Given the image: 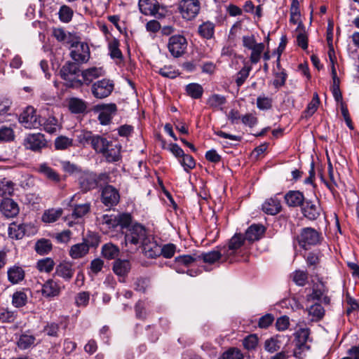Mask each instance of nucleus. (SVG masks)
Listing matches in <instances>:
<instances>
[{"label":"nucleus","instance_id":"f257e3e1","mask_svg":"<svg viewBox=\"0 0 359 359\" xmlns=\"http://www.w3.org/2000/svg\"><path fill=\"white\" fill-rule=\"evenodd\" d=\"M91 147L97 153L102 154L108 162H116L120 159L121 145L114 144L103 136L95 135Z\"/></svg>","mask_w":359,"mask_h":359},{"label":"nucleus","instance_id":"f03ea898","mask_svg":"<svg viewBox=\"0 0 359 359\" xmlns=\"http://www.w3.org/2000/svg\"><path fill=\"white\" fill-rule=\"evenodd\" d=\"M146 228L138 223L131 225L125 232L126 245H132L138 249L149 236Z\"/></svg>","mask_w":359,"mask_h":359},{"label":"nucleus","instance_id":"7ed1b4c3","mask_svg":"<svg viewBox=\"0 0 359 359\" xmlns=\"http://www.w3.org/2000/svg\"><path fill=\"white\" fill-rule=\"evenodd\" d=\"M245 238L241 233H236L229 241L227 247L222 248L224 260L230 263L241 261L238 250L243 245Z\"/></svg>","mask_w":359,"mask_h":359},{"label":"nucleus","instance_id":"20e7f679","mask_svg":"<svg viewBox=\"0 0 359 359\" xmlns=\"http://www.w3.org/2000/svg\"><path fill=\"white\" fill-rule=\"evenodd\" d=\"M60 74L61 78L65 81L67 86L72 88L81 87V73L77 64L68 62L60 69Z\"/></svg>","mask_w":359,"mask_h":359},{"label":"nucleus","instance_id":"39448f33","mask_svg":"<svg viewBox=\"0 0 359 359\" xmlns=\"http://www.w3.org/2000/svg\"><path fill=\"white\" fill-rule=\"evenodd\" d=\"M297 241L301 248L307 250L308 248L320 243V233L313 228L305 227L301 229Z\"/></svg>","mask_w":359,"mask_h":359},{"label":"nucleus","instance_id":"423d86ee","mask_svg":"<svg viewBox=\"0 0 359 359\" xmlns=\"http://www.w3.org/2000/svg\"><path fill=\"white\" fill-rule=\"evenodd\" d=\"M105 177V174L97 175L93 172H82L78 178L79 187L83 192L94 189L97 187L99 181L103 180Z\"/></svg>","mask_w":359,"mask_h":359},{"label":"nucleus","instance_id":"0eeeda50","mask_svg":"<svg viewBox=\"0 0 359 359\" xmlns=\"http://www.w3.org/2000/svg\"><path fill=\"white\" fill-rule=\"evenodd\" d=\"M179 9L184 19L191 20L199 13L201 4L198 0H181Z\"/></svg>","mask_w":359,"mask_h":359},{"label":"nucleus","instance_id":"6e6552de","mask_svg":"<svg viewBox=\"0 0 359 359\" xmlns=\"http://www.w3.org/2000/svg\"><path fill=\"white\" fill-rule=\"evenodd\" d=\"M301 212L304 217L309 220H316L321 215L322 208L318 198L315 200H306L301 206Z\"/></svg>","mask_w":359,"mask_h":359},{"label":"nucleus","instance_id":"1a4fd4ad","mask_svg":"<svg viewBox=\"0 0 359 359\" xmlns=\"http://www.w3.org/2000/svg\"><path fill=\"white\" fill-rule=\"evenodd\" d=\"M94 111L98 113L97 119L100 124L108 125L117 111L116 105L114 103L97 104L94 107Z\"/></svg>","mask_w":359,"mask_h":359},{"label":"nucleus","instance_id":"9d476101","mask_svg":"<svg viewBox=\"0 0 359 359\" xmlns=\"http://www.w3.org/2000/svg\"><path fill=\"white\" fill-rule=\"evenodd\" d=\"M41 116L36 114V111L32 107H27L20 114L19 121L25 128L28 129L39 128L41 127Z\"/></svg>","mask_w":359,"mask_h":359},{"label":"nucleus","instance_id":"9b49d317","mask_svg":"<svg viewBox=\"0 0 359 359\" xmlns=\"http://www.w3.org/2000/svg\"><path fill=\"white\" fill-rule=\"evenodd\" d=\"M114 84L112 81L103 79L95 82L91 86V93L97 99H104L113 91Z\"/></svg>","mask_w":359,"mask_h":359},{"label":"nucleus","instance_id":"f8f14e48","mask_svg":"<svg viewBox=\"0 0 359 359\" xmlns=\"http://www.w3.org/2000/svg\"><path fill=\"white\" fill-rule=\"evenodd\" d=\"M187 41L182 35H173L169 38L168 48L170 54L175 57L182 56L187 50Z\"/></svg>","mask_w":359,"mask_h":359},{"label":"nucleus","instance_id":"ddd939ff","mask_svg":"<svg viewBox=\"0 0 359 359\" xmlns=\"http://www.w3.org/2000/svg\"><path fill=\"white\" fill-rule=\"evenodd\" d=\"M77 195L75 194L72 197L71 204L69 205L72 208V212L70 215L67 217V225L72 226L76 222L69 220L70 219H81L83 216L88 214L90 210V203H85L83 204H73L72 203L75 201Z\"/></svg>","mask_w":359,"mask_h":359},{"label":"nucleus","instance_id":"4468645a","mask_svg":"<svg viewBox=\"0 0 359 359\" xmlns=\"http://www.w3.org/2000/svg\"><path fill=\"white\" fill-rule=\"evenodd\" d=\"M70 53L71 57L78 63L88 62L90 58V50L86 43L82 42H74Z\"/></svg>","mask_w":359,"mask_h":359},{"label":"nucleus","instance_id":"2eb2a0df","mask_svg":"<svg viewBox=\"0 0 359 359\" xmlns=\"http://www.w3.org/2000/svg\"><path fill=\"white\" fill-rule=\"evenodd\" d=\"M131 216L128 213L120 214L116 216L105 215L102 219L103 223L108 224L110 227L114 228L120 226L121 229L126 228V230L131 226Z\"/></svg>","mask_w":359,"mask_h":359},{"label":"nucleus","instance_id":"dca6fc26","mask_svg":"<svg viewBox=\"0 0 359 359\" xmlns=\"http://www.w3.org/2000/svg\"><path fill=\"white\" fill-rule=\"evenodd\" d=\"M25 147L34 151H39L47 145L46 140L41 133L30 134L25 139Z\"/></svg>","mask_w":359,"mask_h":359},{"label":"nucleus","instance_id":"f3484780","mask_svg":"<svg viewBox=\"0 0 359 359\" xmlns=\"http://www.w3.org/2000/svg\"><path fill=\"white\" fill-rule=\"evenodd\" d=\"M105 74L102 67H92L81 72L80 82L83 85L89 86L94 80L103 76Z\"/></svg>","mask_w":359,"mask_h":359},{"label":"nucleus","instance_id":"a211bd4d","mask_svg":"<svg viewBox=\"0 0 359 359\" xmlns=\"http://www.w3.org/2000/svg\"><path fill=\"white\" fill-rule=\"evenodd\" d=\"M120 199L118 191L111 185L104 187L102 191V201L108 207L116 205Z\"/></svg>","mask_w":359,"mask_h":359},{"label":"nucleus","instance_id":"6ab92c4d","mask_svg":"<svg viewBox=\"0 0 359 359\" xmlns=\"http://www.w3.org/2000/svg\"><path fill=\"white\" fill-rule=\"evenodd\" d=\"M0 211L5 217L13 218L18 215L20 208L13 199L5 198L0 203Z\"/></svg>","mask_w":359,"mask_h":359},{"label":"nucleus","instance_id":"aec40b11","mask_svg":"<svg viewBox=\"0 0 359 359\" xmlns=\"http://www.w3.org/2000/svg\"><path fill=\"white\" fill-rule=\"evenodd\" d=\"M140 247L144 255L149 258H155L159 256L161 245L150 235Z\"/></svg>","mask_w":359,"mask_h":359},{"label":"nucleus","instance_id":"412c9836","mask_svg":"<svg viewBox=\"0 0 359 359\" xmlns=\"http://www.w3.org/2000/svg\"><path fill=\"white\" fill-rule=\"evenodd\" d=\"M327 289L322 282L316 283L313 287L312 293L308 296V300H321L324 304H329L330 299L327 296Z\"/></svg>","mask_w":359,"mask_h":359},{"label":"nucleus","instance_id":"4be33fe9","mask_svg":"<svg viewBox=\"0 0 359 359\" xmlns=\"http://www.w3.org/2000/svg\"><path fill=\"white\" fill-rule=\"evenodd\" d=\"M284 199L287 205L290 208L301 207L305 201L303 193L294 190L287 191L284 196Z\"/></svg>","mask_w":359,"mask_h":359},{"label":"nucleus","instance_id":"5701e85b","mask_svg":"<svg viewBox=\"0 0 359 359\" xmlns=\"http://www.w3.org/2000/svg\"><path fill=\"white\" fill-rule=\"evenodd\" d=\"M282 210L280 199L277 195L266 199L262 204V210L267 215H276Z\"/></svg>","mask_w":359,"mask_h":359},{"label":"nucleus","instance_id":"b1692460","mask_svg":"<svg viewBox=\"0 0 359 359\" xmlns=\"http://www.w3.org/2000/svg\"><path fill=\"white\" fill-rule=\"evenodd\" d=\"M138 5L141 13L145 15H156L160 8L157 0H139Z\"/></svg>","mask_w":359,"mask_h":359},{"label":"nucleus","instance_id":"393cba45","mask_svg":"<svg viewBox=\"0 0 359 359\" xmlns=\"http://www.w3.org/2000/svg\"><path fill=\"white\" fill-rule=\"evenodd\" d=\"M36 170L48 180L53 183H59L61 180L59 173L50 167L46 163L39 165Z\"/></svg>","mask_w":359,"mask_h":359},{"label":"nucleus","instance_id":"a878e982","mask_svg":"<svg viewBox=\"0 0 359 359\" xmlns=\"http://www.w3.org/2000/svg\"><path fill=\"white\" fill-rule=\"evenodd\" d=\"M265 227L262 224H252L245 232L246 240L253 242L259 240L264 234Z\"/></svg>","mask_w":359,"mask_h":359},{"label":"nucleus","instance_id":"bb28decb","mask_svg":"<svg viewBox=\"0 0 359 359\" xmlns=\"http://www.w3.org/2000/svg\"><path fill=\"white\" fill-rule=\"evenodd\" d=\"M60 287L53 279H49L42 285L41 293L45 297H53L59 295Z\"/></svg>","mask_w":359,"mask_h":359},{"label":"nucleus","instance_id":"cd10ccee","mask_svg":"<svg viewBox=\"0 0 359 359\" xmlns=\"http://www.w3.org/2000/svg\"><path fill=\"white\" fill-rule=\"evenodd\" d=\"M8 280L12 284H18L22 281L25 276L24 269L18 265H14L8 269Z\"/></svg>","mask_w":359,"mask_h":359},{"label":"nucleus","instance_id":"c85d7f7f","mask_svg":"<svg viewBox=\"0 0 359 359\" xmlns=\"http://www.w3.org/2000/svg\"><path fill=\"white\" fill-rule=\"evenodd\" d=\"M40 122L42 129L50 134L56 133L60 128L57 119L53 116L47 118L41 117Z\"/></svg>","mask_w":359,"mask_h":359},{"label":"nucleus","instance_id":"c756f323","mask_svg":"<svg viewBox=\"0 0 359 359\" xmlns=\"http://www.w3.org/2000/svg\"><path fill=\"white\" fill-rule=\"evenodd\" d=\"M131 269L130 262L127 259H116L113 264V271L121 277H125L128 275Z\"/></svg>","mask_w":359,"mask_h":359},{"label":"nucleus","instance_id":"7c9ffc66","mask_svg":"<svg viewBox=\"0 0 359 359\" xmlns=\"http://www.w3.org/2000/svg\"><path fill=\"white\" fill-rule=\"evenodd\" d=\"M89 248L88 244L85 241L81 243H77L71 247L69 255L72 259H80L88 253Z\"/></svg>","mask_w":359,"mask_h":359},{"label":"nucleus","instance_id":"2f4dec72","mask_svg":"<svg viewBox=\"0 0 359 359\" xmlns=\"http://www.w3.org/2000/svg\"><path fill=\"white\" fill-rule=\"evenodd\" d=\"M55 273L66 280H70L74 276V269L71 263L64 262L57 266Z\"/></svg>","mask_w":359,"mask_h":359},{"label":"nucleus","instance_id":"473e14b6","mask_svg":"<svg viewBox=\"0 0 359 359\" xmlns=\"http://www.w3.org/2000/svg\"><path fill=\"white\" fill-rule=\"evenodd\" d=\"M215 25L213 22L206 21L199 25L198 32L199 35L206 39H210L214 36Z\"/></svg>","mask_w":359,"mask_h":359},{"label":"nucleus","instance_id":"72a5a7b5","mask_svg":"<svg viewBox=\"0 0 359 359\" xmlns=\"http://www.w3.org/2000/svg\"><path fill=\"white\" fill-rule=\"evenodd\" d=\"M8 236L13 239H21L25 233V226L22 224H18L15 222H12L8 229Z\"/></svg>","mask_w":359,"mask_h":359},{"label":"nucleus","instance_id":"f704fd0d","mask_svg":"<svg viewBox=\"0 0 359 359\" xmlns=\"http://www.w3.org/2000/svg\"><path fill=\"white\" fill-rule=\"evenodd\" d=\"M199 260L203 259L204 262L208 264H213L218 261L219 259H224V253L222 248L220 250H212L206 253L198 255Z\"/></svg>","mask_w":359,"mask_h":359},{"label":"nucleus","instance_id":"c9c22d12","mask_svg":"<svg viewBox=\"0 0 359 359\" xmlns=\"http://www.w3.org/2000/svg\"><path fill=\"white\" fill-rule=\"evenodd\" d=\"M294 334L297 341V346H299V349L305 347L310 334L309 329L307 327H299Z\"/></svg>","mask_w":359,"mask_h":359},{"label":"nucleus","instance_id":"e433bc0d","mask_svg":"<svg viewBox=\"0 0 359 359\" xmlns=\"http://www.w3.org/2000/svg\"><path fill=\"white\" fill-rule=\"evenodd\" d=\"M68 105L69 110L74 114L83 113L87 108L86 102L76 97L71 98Z\"/></svg>","mask_w":359,"mask_h":359},{"label":"nucleus","instance_id":"4c0bfd02","mask_svg":"<svg viewBox=\"0 0 359 359\" xmlns=\"http://www.w3.org/2000/svg\"><path fill=\"white\" fill-rule=\"evenodd\" d=\"M118 254L119 248L111 243H106L102 247V255L107 259H113L116 258Z\"/></svg>","mask_w":359,"mask_h":359},{"label":"nucleus","instance_id":"58836bf2","mask_svg":"<svg viewBox=\"0 0 359 359\" xmlns=\"http://www.w3.org/2000/svg\"><path fill=\"white\" fill-rule=\"evenodd\" d=\"M18 316V313L15 311H12L8 308H0V322L2 323H12Z\"/></svg>","mask_w":359,"mask_h":359},{"label":"nucleus","instance_id":"ea45409f","mask_svg":"<svg viewBox=\"0 0 359 359\" xmlns=\"http://www.w3.org/2000/svg\"><path fill=\"white\" fill-rule=\"evenodd\" d=\"M186 92L193 99H199L203 93V88L196 83H191L186 86Z\"/></svg>","mask_w":359,"mask_h":359},{"label":"nucleus","instance_id":"a19ab883","mask_svg":"<svg viewBox=\"0 0 359 359\" xmlns=\"http://www.w3.org/2000/svg\"><path fill=\"white\" fill-rule=\"evenodd\" d=\"M198 260H199L198 254L184 255L175 257V263L177 266H189Z\"/></svg>","mask_w":359,"mask_h":359},{"label":"nucleus","instance_id":"79ce46f5","mask_svg":"<svg viewBox=\"0 0 359 359\" xmlns=\"http://www.w3.org/2000/svg\"><path fill=\"white\" fill-rule=\"evenodd\" d=\"M62 215V210L61 208L57 209H49L46 210L42 215V221L46 223H52L57 220L58 218Z\"/></svg>","mask_w":359,"mask_h":359},{"label":"nucleus","instance_id":"37998d69","mask_svg":"<svg viewBox=\"0 0 359 359\" xmlns=\"http://www.w3.org/2000/svg\"><path fill=\"white\" fill-rule=\"evenodd\" d=\"M264 48V44L263 43H259L253 48L250 49V50H251L250 61L252 64H257L259 62Z\"/></svg>","mask_w":359,"mask_h":359},{"label":"nucleus","instance_id":"c03bdc74","mask_svg":"<svg viewBox=\"0 0 359 359\" xmlns=\"http://www.w3.org/2000/svg\"><path fill=\"white\" fill-rule=\"evenodd\" d=\"M290 22L294 25L302 24L300 22L299 3L297 0H292L290 6Z\"/></svg>","mask_w":359,"mask_h":359},{"label":"nucleus","instance_id":"a18cd8bd","mask_svg":"<svg viewBox=\"0 0 359 359\" xmlns=\"http://www.w3.org/2000/svg\"><path fill=\"white\" fill-rule=\"evenodd\" d=\"M279 338L280 336L276 335L274 337L266 339L264 342V349L271 353L278 351L281 347Z\"/></svg>","mask_w":359,"mask_h":359},{"label":"nucleus","instance_id":"49530a36","mask_svg":"<svg viewBox=\"0 0 359 359\" xmlns=\"http://www.w3.org/2000/svg\"><path fill=\"white\" fill-rule=\"evenodd\" d=\"M226 102V97L219 94H213L207 100L208 104L214 109H220Z\"/></svg>","mask_w":359,"mask_h":359},{"label":"nucleus","instance_id":"de8ad7c7","mask_svg":"<svg viewBox=\"0 0 359 359\" xmlns=\"http://www.w3.org/2000/svg\"><path fill=\"white\" fill-rule=\"evenodd\" d=\"M27 302V295L25 292L17 291L12 297V304L16 308L24 306Z\"/></svg>","mask_w":359,"mask_h":359},{"label":"nucleus","instance_id":"09e8293b","mask_svg":"<svg viewBox=\"0 0 359 359\" xmlns=\"http://www.w3.org/2000/svg\"><path fill=\"white\" fill-rule=\"evenodd\" d=\"M73 144L72 139L66 136H59L55 140V148L57 150H65L72 147Z\"/></svg>","mask_w":359,"mask_h":359},{"label":"nucleus","instance_id":"8fccbe9b","mask_svg":"<svg viewBox=\"0 0 359 359\" xmlns=\"http://www.w3.org/2000/svg\"><path fill=\"white\" fill-rule=\"evenodd\" d=\"M297 31L299 32L297 36V45L302 49L306 50L308 48V37L303 28V25L299 24L297 28Z\"/></svg>","mask_w":359,"mask_h":359},{"label":"nucleus","instance_id":"3c124183","mask_svg":"<svg viewBox=\"0 0 359 359\" xmlns=\"http://www.w3.org/2000/svg\"><path fill=\"white\" fill-rule=\"evenodd\" d=\"M52 249V244L49 240L41 239L38 241L35 245V250L40 255L48 254Z\"/></svg>","mask_w":359,"mask_h":359},{"label":"nucleus","instance_id":"603ef678","mask_svg":"<svg viewBox=\"0 0 359 359\" xmlns=\"http://www.w3.org/2000/svg\"><path fill=\"white\" fill-rule=\"evenodd\" d=\"M14 191V184L9 180H4L0 182V196H11Z\"/></svg>","mask_w":359,"mask_h":359},{"label":"nucleus","instance_id":"864d4df0","mask_svg":"<svg viewBox=\"0 0 359 359\" xmlns=\"http://www.w3.org/2000/svg\"><path fill=\"white\" fill-rule=\"evenodd\" d=\"M320 104V98L318 93H314L311 101L308 104L306 109L304 111L305 116H311L317 110Z\"/></svg>","mask_w":359,"mask_h":359},{"label":"nucleus","instance_id":"5fc2aeb1","mask_svg":"<svg viewBox=\"0 0 359 359\" xmlns=\"http://www.w3.org/2000/svg\"><path fill=\"white\" fill-rule=\"evenodd\" d=\"M55 262L51 258H45L38 261L36 267L41 272L49 273L54 267Z\"/></svg>","mask_w":359,"mask_h":359},{"label":"nucleus","instance_id":"6e6d98bb","mask_svg":"<svg viewBox=\"0 0 359 359\" xmlns=\"http://www.w3.org/2000/svg\"><path fill=\"white\" fill-rule=\"evenodd\" d=\"M34 341L35 337L33 335L24 334L20 337L17 344L20 349L25 350L34 344Z\"/></svg>","mask_w":359,"mask_h":359},{"label":"nucleus","instance_id":"4d7b16f0","mask_svg":"<svg viewBox=\"0 0 359 359\" xmlns=\"http://www.w3.org/2000/svg\"><path fill=\"white\" fill-rule=\"evenodd\" d=\"M251 69V66L245 65L244 67L238 72L236 83L238 87L241 86L245 83L249 76Z\"/></svg>","mask_w":359,"mask_h":359},{"label":"nucleus","instance_id":"13d9d810","mask_svg":"<svg viewBox=\"0 0 359 359\" xmlns=\"http://www.w3.org/2000/svg\"><path fill=\"white\" fill-rule=\"evenodd\" d=\"M95 135L90 131L82 130L76 135V140L79 143L83 146L86 144H92V140Z\"/></svg>","mask_w":359,"mask_h":359},{"label":"nucleus","instance_id":"bf43d9fd","mask_svg":"<svg viewBox=\"0 0 359 359\" xmlns=\"http://www.w3.org/2000/svg\"><path fill=\"white\" fill-rule=\"evenodd\" d=\"M73 13V11L70 7L63 5L59 11L60 20L63 22H69L72 19Z\"/></svg>","mask_w":359,"mask_h":359},{"label":"nucleus","instance_id":"052dcab7","mask_svg":"<svg viewBox=\"0 0 359 359\" xmlns=\"http://www.w3.org/2000/svg\"><path fill=\"white\" fill-rule=\"evenodd\" d=\"M293 281L299 286L306 285L308 280V273L302 270H297L292 275Z\"/></svg>","mask_w":359,"mask_h":359},{"label":"nucleus","instance_id":"680f3d73","mask_svg":"<svg viewBox=\"0 0 359 359\" xmlns=\"http://www.w3.org/2000/svg\"><path fill=\"white\" fill-rule=\"evenodd\" d=\"M176 251V246L172 243H168L160 247L159 256L162 255L166 259L172 257Z\"/></svg>","mask_w":359,"mask_h":359},{"label":"nucleus","instance_id":"e2e57ef3","mask_svg":"<svg viewBox=\"0 0 359 359\" xmlns=\"http://www.w3.org/2000/svg\"><path fill=\"white\" fill-rule=\"evenodd\" d=\"M273 100L264 95H260L257 98V107L260 110H268L272 107Z\"/></svg>","mask_w":359,"mask_h":359},{"label":"nucleus","instance_id":"0e129e2a","mask_svg":"<svg viewBox=\"0 0 359 359\" xmlns=\"http://www.w3.org/2000/svg\"><path fill=\"white\" fill-rule=\"evenodd\" d=\"M60 326L56 323H48L43 327V332L49 337H57Z\"/></svg>","mask_w":359,"mask_h":359},{"label":"nucleus","instance_id":"69168bd1","mask_svg":"<svg viewBox=\"0 0 359 359\" xmlns=\"http://www.w3.org/2000/svg\"><path fill=\"white\" fill-rule=\"evenodd\" d=\"M222 359H243V354L235 347L230 348L223 353Z\"/></svg>","mask_w":359,"mask_h":359},{"label":"nucleus","instance_id":"338daca9","mask_svg":"<svg viewBox=\"0 0 359 359\" xmlns=\"http://www.w3.org/2000/svg\"><path fill=\"white\" fill-rule=\"evenodd\" d=\"M13 130L10 127L3 126L0 128V141L9 142L14 140Z\"/></svg>","mask_w":359,"mask_h":359},{"label":"nucleus","instance_id":"774afa93","mask_svg":"<svg viewBox=\"0 0 359 359\" xmlns=\"http://www.w3.org/2000/svg\"><path fill=\"white\" fill-rule=\"evenodd\" d=\"M90 294L88 292H81L75 297V304L79 307H86L89 302Z\"/></svg>","mask_w":359,"mask_h":359}]
</instances>
